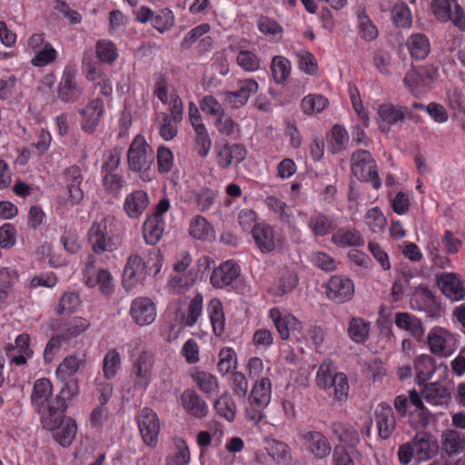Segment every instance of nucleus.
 I'll list each match as a JSON object with an SVG mask.
<instances>
[{
  "label": "nucleus",
  "mask_w": 465,
  "mask_h": 465,
  "mask_svg": "<svg viewBox=\"0 0 465 465\" xmlns=\"http://www.w3.org/2000/svg\"><path fill=\"white\" fill-rule=\"evenodd\" d=\"M61 383L59 392L51 400L50 411L45 417L44 429L54 430L61 424L68 409V401L74 400L80 393L78 378H57Z\"/></svg>",
  "instance_id": "f257e3e1"
},
{
  "label": "nucleus",
  "mask_w": 465,
  "mask_h": 465,
  "mask_svg": "<svg viewBox=\"0 0 465 465\" xmlns=\"http://www.w3.org/2000/svg\"><path fill=\"white\" fill-rule=\"evenodd\" d=\"M154 353L151 351H143L133 360L129 378L131 389L143 393L153 381Z\"/></svg>",
  "instance_id": "f03ea898"
},
{
  "label": "nucleus",
  "mask_w": 465,
  "mask_h": 465,
  "mask_svg": "<svg viewBox=\"0 0 465 465\" xmlns=\"http://www.w3.org/2000/svg\"><path fill=\"white\" fill-rule=\"evenodd\" d=\"M438 76V68L433 64L411 65L403 78L404 86L415 97L428 93Z\"/></svg>",
  "instance_id": "7ed1b4c3"
},
{
  "label": "nucleus",
  "mask_w": 465,
  "mask_h": 465,
  "mask_svg": "<svg viewBox=\"0 0 465 465\" xmlns=\"http://www.w3.org/2000/svg\"><path fill=\"white\" fill-rule=\"evenodd\" d=\"M351 172L359 181L371 183L376 190L381 186L376 162L367 150L358 149L351 154Z\"/></svg>",
  "instance_id": "20e7f679"
},
{
  "label": "nucleus",
  "mask_w": 465,
  "mask_h": 465,
  "mask_svg": "<svg viewBox=\"0 0 465 465\" xmlns=\"http://www.w3.org/2000/svg\"><path fill=\"white\" fill-rule=\"evenodd\" d=\"M316 384L322 390L333 388V397L340 402H344L349 395L347 376L342 372L331 374L330 366L322 363L316 374Z\"/></svg>",
  "instance_id": "39448f33"
},
{
  "label": "nucleus",
  "mask_w": 465,
  "mask_h": 465,
  "mask_svg": "<svg viewBox=\"0 0 465 465\" xmlns=\"http://www.w3.org/2000/svg\"><path fill=\"white\" fill-rule=\"evenodd\" d=\"M127 161L129 169L135 173L150 168L153 162V153L143 136L139 134L134 137L127 152Z\"/></svg>",
  "instance_id": "423d86ee"
},
{
  "label": "nucleus",
  "mask_w": 465,
  "mask_h": 465,
  "mask_svg": "<svg viewBox=\"0 0 465 465\" xmlns=\"http://www.w3.org/2000/svg\"><path fill=\"white\" fill-rule=\"evenodd\" d=\"M252 236L258 250L263 253H271L276 249H282L284 239L277 233L274 228L266 223H255L252 227Z\"/></svg>",
  "instance_id": "0eeeda50"
},
{
  "label": "nucleus",
  "mask_w": 465,
  "mask_h": 465,
  "mask_svg": "<svg viewBox=\"0 0 465 465\" xmlns=\"http://www.w3.org/2000/svg\"><path fill=\"white\" fill-rule=\"evenodd\" d=\"M136 421L143 442L151 448H155L160 433V420L155 411L148 407L143 408Z\"/></svg>",
  "instance_id": "6e6552de"
},
{
  "label": "nucleus",
  "mask_w": 465,
  "mask_h": 465,
  "mask_svg": "<svg viewBox=\"0 0 465 465\" xmlns=\"http://www.w3.org/2000/svg\"><path fill=\"white\" fill-rule=\"evenodd\" d=\"M53 395V384L47 378L37 379L33 386L31 392V403L35 411L41 417V422L44 426L45 417L50 411L51 400Z\"/></svg>",
  "instance_id": "1a4fd4ad"
},
{
  "label": "nucleus",
  "mask_w": 465,
  "mask_h": 465,
  "mask_svg": "<svg viewBox=\"0 0 465 465\" xmlns=\"http://www.w3.org/2000/svg\"><path fill=\"white\" fill-rule=\"evenodd\" d=\"M149 270L143 258L138 254H132L127 259L123 273V286L130 292L138 285H143Z\"/></svg>",
  "instance_id": "9d476101"
},
{
  "label": "nucleus",
  "mask_w": 465,
  "mask_h": 465,
  "mask_svg": "<svg viewBox=\"0 0 465 465\" xmlns=\"http://www.w3.org/2000/svg\"><path fill=\"white\" fill-rule=\"evenodd\" d=\"M326 295L335 303L347 302L354 295V283L345 276L332 275L326 284Z\"/></svg>",
  "instance_id": "9b49d317"
},
{
  "label": "nucleus",
  "mask_w": 465,
  "mask_h": 465,
  "mask_svg": "<svg viewBox=\"0 0 465 465\" xmlns=\"http://www.w3.org/2000/svg\"><path fill=\"white\" fill-rule=\"evenodd\" d=\"M30 343V335L24 332L16 336L14 344L8 343L5 346V351L10 360V364L16 366H25L27 364V360L31 359L34 355V351Z\"/></svg>",
  "instance_id": "f8f14e48"
},
{
  "label": "nucleus",
  "mask_w": 465,
  "mask_h": 465,
  "mask_svg": "<svg viewBox=\"0 0 465 465\" xmlns=\"http://www.w3.org/2000/svg\"><path fill=\"white\" fill-rule=\"evenodd\" d=\"M83 95V88L76 81V72L71 67H65L58 85L57 97L66 104H74Z\"/></svg>",
  "instance_id": "ddd939ff"
},
{
  "label": "nucleus",
  "mask_w": 465,
  "mask_h": 465,
  "mask_svg": "<svg viewBox=\"0 0 465 465\" xmlns=\"http://www.w3.org/2000/svg\"><path fill=\"white\" fill-rule=\"evenodd\" d=\"M105 220L101 223L94 222L87 232L88 242L95 254H103L105 252H113L115 244L109 237Z\"/></svg>",
  "instance_id": "4468645a"
},
{
  "label": "nucleus",
  "mask_w": 465,
  "mask_h": 465,
  "mask_svg": "<svg viewBox=\"0 0 465 465\" xmlns=\"http://www.w3.org/2000/svg\"><path fill=\"white\" fill-rule=\"evenodd\" d=\"M129 314L139 326L152 324L156 318V306L148 297H137L131 302Z\"/></svg>",
  "instance_id": "2eb2a0df"
},
{
  "label": "nucleus",
  "mask_w": 465,
  "mask_h": 465,
  "mask_svg": "<svg viewBox=\"0 0 465 465\" xmlns=\"http://www.w3.org/2000/svg\"><path fill=\"white\" fill-rule=\"evenodd\" d=\"M269 317L274 323V326L282 340H289L291 333H301L302 323L291 313L282 314L279 308H272L269 312Z\"/></svg>",
  "instance_id": "dca6fc26"
},
{
  "label": "nucleus",
  "mask_w": 465,
  "mask_h": 465,
  "mask_svg": "<svg viewBox=\"0 0 465 465\" xmlns=\"http://www.w3.org/2000/svg\"><path fill=\"white\" fill-rule=\"evenodd\" d=\"M301 439L308 452L314 459L323 460L327 458L331 451V445L327 437L321 431L309 430L301 434Z\"/></svg>",
  "instance_id": "f3484780"
},
{
  "label": "nucleus",
  "mask_w": 465,
  "mask_h": 465,
  "mask_svg": "<svg viewBox=\"0 0 465 465\" xmlns=\"http://www.w3.org/2000/svg\"><path fill=\"white\" fill-rule=\"evenodd\" d=\"M394 323L400 330L406 331L417 342L425 341V326L421 319L411 312H398L394 316Z\"/></svg>",
  "instance_id": "a211bd4d"
},
{
  "label": "nucleus",
  "mask_w": 465,
  "mask_h": 465,
  "mask_svg": "<svg viewBox=\"0 0 465 465\" xmlns=\"http://www.w3.org/2000/svg\"><path fill=\"white\" fill-rule=\"evenodd\" d=\"M404 112L406 106L384 103L378 106L377 114L381 120L379 130L383 134H388L392 125L401 124L404 122Z\"/></svg>",
  "instance_id": "6ab92c4d"
},
{
  "label": "nucleus",
  "mask_w": 465,
  "mask_h": 465,
  "mask_svg": "<svg viewBox=\"0 0 465 465\" xmlns=\"http://www.w3.org/2000/svg\"><path fill=\"white\" fill-rule=\"evenodd\" d=\"M241 274L240 266L233 261L228 260L216 267L210 277L211 284L216 289L232 286Z\"/></svg>",
  "instance_id": "aec40b11"
},
{
  "label": "nucleus",
  "mask_w": 465,
  "mask_h": 465,
  "mask_svg": "<svg viewBox=\"0 0 465 465\" xmlns=\"http://www.w3.org/2000/svg\"><path fill=\"white\" fill-rule=\"evenodd\" d=\"M81 128L84 132L94 134L104 114V104L100 98L91 100L81 111Z\"/></svg>",
  "instance_id": "412c9836"
},
{
  "label": "nucleus",
  "mask_w": 465,
  "mask_h": 465,
  "mask_svg": "<svg viewBox=\"0 0 465 465\" xmlns=\"http://www.w3.org/2000/svg\"><path fill=\"white\" fill-rule=\"evenodd\" d=\"M374 414L379 437L382 440L389 439L396 428V419L391 406L387 402H381Z\"/></svg>",
  "instance_id": "4be33fe9"
},
{
  "label": "nucleus",
  "mask_w": 465,
  "mask_h": 465,
  "mask_svg": "<svg viewBox=\"0 0 465 465\" xmlns=\"http://www.w3.org/2000/svg\"><path fill=\"white\" fill-rule=\"evenodd\" d=\"M181 402L184 411L196 419L205 418L209 413L207 402L193 389L183 391Z\"/></svg>",
  "instance_id": "5701e85b"
},
{
  "label": "nucleus",
  "mask_w": 465,
  "mask_h": 465,
  "mask_svg": "<svg viewBox=\"0 0 465 465\" xmlns=\"http://www.w3.org/2000/svg\"><path fill=\"white\" fill-rule=\"evenodd\" d=\"M307 226L315 237H324L333 233L338 224L333 215L315 211L308 218Z\"/></svg>",
  "instance_id": "b1692460"
},
{
  "label": "nucleus",
  "mask_w": 465,
  "mask_h": 465,
  "mask_svg": "<svg viewBox=\"0 0 465 465\" xmlns=\"http://www.w3.org/2000/svg\"><path fill=\"white\" fill-rule=\"evenodd\" d=\"M240 87L236 91L224 92V99L233 108L243 106L252 94L258 92L259 85L254 79H244L239 82Z\"/></svg>",
  "instance_id": "393cba45"
},
{
  "label": "nucleus",
  "mask_w": 465,
  "mask_h": 465,
  "mask_svg": "<svg viewBox=\"0 0 465 465\" xmlns=\"http://www.w3.org/2000/svg\"><path fill=\"white\" fill-rule=\"evenodd\" d=\"M437 283L441 292L452 301L465 298V288L454 272H444L437 277Z\"/></svg>",
  "instance_id": "a878e982"
},
{
  "label": "nucleus",
  "mask_w": 465,
  "mask_h": 465,
  "mask_svg": "<svg viewBox=\"0 0 465 465\" xmlns=\"http://www.w3.org/2000/svg\"><path fill=\"white\" fill-rule=\"evenodd\" d=\"M149 196L143 190H135L126 195L124 210L131 219H138L149 205Z\"/></svg>",
  "instance_id": "bb28decb"
},
{
  "label": "nucleus",
  "mask_w": 465,
  "mask_h": 465,
  "mask_svg": "<svg viewBox=\"0 0 465 465\" xmlns=\"http://www.w3.org/2000/svg\"><path fill=\"white\" fill-rule=\"evenodd\" d=\"M331 241L334 245L341 248L362 247L365 243L360 231L352 227L336 229L331 235Z\"/></svg>",
  "instance_id": "cd10ccee"
},
{
  "label": "nucleus",
  "mask_w": 465,
  "mask_h": 465,
  "mask_svg": "<svg viewBox=\"0 0 465 465\" xmlns=\"http://www.w3.org/2000/svg\"><path fill=\"white\" fill-rule=\"evenodd\" d=\"M451 337V333L447 329L435 326L429 331L425 341L431 353L438 356H446L447 342Z\"/></svg>",
  "instance_id": "c85d7f7f"
},
{
  "label": "nucleus",
  "mask_w": 465,
  "mask_h": 465,
  "mask_svg": "<svg viewBox=\"0 0 465 465\" xmlns=\"http://www.w3.org/2000/svg\"><path fill=\"white\" fill-rule=\"evenodd\" d=\"M421 395L428 403L432 405H443L450 400L449 389L439 381L424 384Z\"/></svg>",
  "instance_id": "c756f323"
},
{
  "label": "nucleus",
  "mask_w": 465,
  "mask_h": 465,
  "mask_svg": "<svg viewBox=\"0 0 465 465\" xmlns=\"http://www.w3.org/2000/svg\"><path fill=\"white\" fill-rule=\"evenodd\" d=\"M164 228V218H156L149 215L143 222L142 228L144 242L149 245H156L163 234Z\"/></svg>",
  "instance_id": "7c9ffc66"
},
{
  "label": "nucleus",
  "mask_w": 465,
  "mask_h": 465,
  "mask_svg": "<svg viewBox=\"0 0 465 465\" xmlns=\"http://www.w3.org/2000/svg\"><path fill=\"white\" fill-rule=\"evenodd\" d=\"M188 232L192 238L199 241H213L215 238L213 227L202 215H196L191 220Z\"/></svg>",
  "instance_id": "2f4dec72"
},
{
  "label": "nucleus",
  "mask_w": 465,
  "mask_h": 465,
  "mask_svg": "<svg viewBox=\"0 0 465 465\" xmlns=\"http://www.w3.org/2000/svg\"><path fill=\"white\" fill-rule=\"evenodd\" d=\"M331 431L335 434L341 442H343L348 448L356 450L360 443V435L358 430L349 423L332 422Z\"/></svg>",
  "instance_id": "473e14b6"
},
{
  "label": "nucleus",
  "mask_w": 465,
  "mask_h": 465,
  "mask_svg": "<svg viewBox=\"0 0 465 465\" xmlns=\"http://www.w3.org/2000/svg\"><path fill=\"white\" fill-rule=\"evenodd\" d=\"M441 448L450 458L459 454L465 449V436L456 430H448L441 435Z\"/></svg>",
  "instance_id": "72a5a7b5"
},
{
  "label": "nucleus",
  "mask_w": 465,
  "mask_h": 465,
  "mask_svg": "<svg viewBox=\"0 0 465 465\" xmlns=\"http://www.w3.org/2000/svg\"><path fill=\"white\" fill-rule=\"evenodd\" d=\"M371 322L361 317H352L348 322V335L358 344H363L370 336Z\"/></svg>",
  "instance_id": "f704fd0d"
},
{
  "label": "nucleus",
  "mask_w": 465,
  "mask_h": 465,
  "mask_svg": "<svg viewBox=\"0 0 465 465\" xmlns=\"http://www.w3.org/2000/svg\"><path fill=\"white\" fill-rule=\"evenodd\" d=\"M272 397V382L269 378L263 377L255 382L248 401L256 403L258 407H267Z\"/></svg>",
  "instance_id": "c9c22d12"
},
{
  "label": "nucleus",
  "mask_w": 465,
  "mask_h": 465,
  "mask_svg": "<svg viewBox=\"0 0 465 465\" xmlns=\"http://www.w3.org/2000/svg\"><path fill=\"white\" fill-rule=\"evenodd\" d=\"M406 44L411 56L416 60H424L430 54V41L424 34H412Z\"/></svg>",
  "instance_id": "e433bc0d"
},
{
  "label": "nucleus",
  "mask_w": 465,
  "mask_h": 465,
  "mask_svg": "<svg viewBox=\"0 0 465 465\" xmlns=\"http://www.w3.org/2000/svg\"><path fill=\"white\" fill-rule=\"evenodd\" d=\"M207 311L214 334L221 337L225 329V316L222 302L218 299H212L208 303Z\"/></svg>",
  "instance_id": "4c0bfd02"
},
{
  "label": "nucleus",
  "mask_w": 465,
  "mask_h": 465,
  "mask_svg": "<svg viewBox=\"0 0 465 465\" xmlns=\"http://www.w3.org/2000/svg\"><path fill=\"white\" fill-rule=\"evenodd\" d=\"M265 449L268 455L279 465H286L291 460V449L283 441L267 440Z\"/></svg>",
  "instance_id": "58836bf2"
},
{
  "label": "nucleus",
  "mask_w": 465,
  "mask_h": 465,
  "mask_svg": "<svg viewBox=\"0 0 465 465\" xmlns=\"http://www.w3.org/2000/svg\"><path fill=\"white\" fill-rule=\"evenodd\" d=\"M54 433L55 440L64 448L71 445L77 433L76 421L73 418H63V420Z\"/></svg>",
  "instance_id": "ea45409f"
},
{
  "label": "nucleus",
  "mask_w": 465,
  "mask_h": 465,
  "mask_svg": "<svg viewBox=\"0 0 465 465\" xmlns=\"http://www.w3.org/2000/svg\"><path fill=\"white\" fill-rule=\"evenodd\" d=\"M299 283V277L296 272L285 270L279 277L272 289V294L277 297H282L292 292Z\"/></svg>",
  "instance_id": "a19ab883"
},
{
  "label": "nucleus",
  "mask_w": 465,
  "mask_h": 465,
  "mask_svg": "<svg viewBox=\"0 0 465 465\" xmlns=\"http://www.w3.org/2000/svg\"><path fill=\"white\" fill-rule=\"evenodd\" d=\"M84 364V360L79 359L75 355H68L56 368V378H76L75 374Z\"/></svg>",
  "instance_id": "79ce46f5"
},
{
  "label": "nucleus",
  "mask_w": 465,
  "mask_h": 465,
  "mask_svg": "<svg viewBox=\"0 0 465 465\" xmlns=\"http://www.w3.org/2000/svg\"><path fill=\"white\" fill-rule=\"evenodd\" d=\"M213 407L217 414L228 421H232L236 416V403L226 391L214 401Z\"/></svg>",
  "instance_id": "37998d69"
},
{
  "label": "nucleus",
  "mask_w": 465,
  "mask_h": 465,
  "mask_svg": "<svg viewBox=\"0 0 465 465\" xmlns=\"http://www.w3.org/2000/svg\"><path fill=\"white\" fill-rule=\"evenodd\" d=\"M191 377L203 393L210 395L218 391V381L212 373L195 370Z\"/></svg>",
  "instance_id": "c03bdc74"
},
{
  "label": "nucleus",
  "mask_w": 465,
  "mask_h": 465,
  "mask_svg": "<svg viewBox=\"0 0 465 465\" xmlns=\"http://www.w3.org/2000/svg\"><path fill=\"white\" fill-rule=\"evenodd\" d=\"M271 70L276 84H283L290 76L292 65L289 59L282 55H275L272 59Z\"/></svg>",
  "instance_id": "a18cd8bd"
},
{
  "label": "nucleus",
  "mask_w": 465,
  "mask_h": 465,
  "mask_svg": "<svg viewBox=\"0 0 465 465\" xmlns=\"http://www.w3.org/2000/svg\"><path fill=\"white\" fill-rule=\"evenodd\" d=\"M122 361L118 351L109 349L103 360V373L106 380L114 379L121 369Z\"/></svg>",
  "instance_id": "49530a36"
},
{
  "label": "nucleus",
  "mask_w": 465,
  "mask_h": 465,
  "mask_svg": "<svg viewBox=\"0 0 465 465\" xmlns=\"http://www.w3.org/2000/svg\"><path fill=\"white\" fill-rule=\"evenodd\" d=\"M95 53L99 61L107 64H112L118 58L116 45L108 39H101L96 42Z\"/></svg>",
  "instance_id": "de8ad7c7"
},
{
  "label": "nucleus",
  "mask_w": 465,
  "mask_h": 465,
  "mask_svg": "<svg viewBox=\"0 0 465 465\" xmlns=\"http://www.w3.org/2000/svg\"><path fill=\"white\" fill-rule=\"evenodd\" d=\"M391 20L399 28H410L412 24V15L409 6L404 2H398L391 12Z\"/></svg>",
  "instance_id": "09e8293b"
},
{
  "label": "nucleus",
  "mask_w": 465,
  "mask_h": 465,
  "mask_svg": "<svg viewBox=\"0 0 465 465\" xmlns=\"http://www.w3.org/2000/svg\"><path fill=\"white\" fill-rule=\"evenodd\" d=\"M269 210L278 215L282 223H291L293 214L290 206L276 196H267L264 201Z\"/></svg>",
  "instance_id": "8fccbe9b"
},
{
  "label": "nucleus",
  "mask_w": 465,
  "mask_h": 465,
  "mask_svg": "<svg viewBox=\"0 0 465 465\" xmlns=\"http://www.w3.org/2000/svg\"><path fill=\"white\" fill-rule=\"evenodd\" d=\"M174 445L176 451L167 458L168 465H189L191 461L190 450L187 442L183 438H175Z\"/></svg>",
  "instance_id": "3c124183"
},
{
  "label": "nucleus",
  "mask_w": 465,
  "mask_h": 465,
  "mask_svg": "<svg viewBox=\"0 0 465 465\" xmlns=\"http://www.w3.org/2000/svg\"><path fill=\"white\" fill-rule=\"evenodd\" d=\"M211 30V25L207 23H203L192 28L183 38L180 43L182 50H190L194 45H197L202 36L208 34Z\"/></svg>",
  "instance_id": "603ef678"
},
{
  "label": "nucleus",
  "mask_w": 465,
  "mask_h": 465,
  "mask_svg": "<svg viewBox=\"0 0 465 465\" xmlns=\"http://www.w3.org/2000/svg\"><path fill=\"white\" fill-rule=\"evenodd\" d=\"M415 454V459L418 460H428L432 456V450L425 433L417 434L412 442L411 443Z\"/></svg>",
  "instance_id": "864d4df0"
},
{
  "label": "nucleus",
  "mask_w": 465,
  "mask_h": 465,
  "mask_svg": "<svg viewBox=\"0 0 465 465\" xmlns=\"http://www.w3.org/2000/svg\"><path fill=\"white\" fill-rule=\"evenodd\" d=\"M80 304L81 298L77 292H64L59 301L55 312L57 315L71 314L76 311Z\"/></svg>",
  "instance_id": "5fc2aeb1"
},
{
  "label": "nucleus",
  "mask_w": 465,
  "mask_h": 465,
  "mask_svg": "<svg viewBox=\"0 0 465 465\" xmlns=\"http://www.w3.org/2000/svg\"><path fill=\"white\" fill-rule=\"evenodd\" d=\"M218 192L208 187H203L194 192V200L200 212L209 211L216 202Z\"/></svg>",
  "instance_id": "6e6d98bb"
},
{
  "label": "nucleus",
  "mask_w": 465,
  "mask_h": 465,
  "mask_svg": "<svg viewBox=\"0 0 465 465\" xmlns=\"http://www.w3.org/2000/svg\"><path fill=\"white\" fill-rule=\"evenodd\" d=\"M197 277V272H194L193 269L188 270L187 273H177L171 277L168 282V287L172 292H180L181 289L188 288L192 286Z\"/></svg>",
  "instance_id": "4d7b16f0"
},
{
  "label": "nucleus",
  "mask_w": 465,
  "mask_h": 465,
  "mask_svg": "<svg viewBox=\"0 0 465 465\" xmlns=\"http://www.w3.org/2000/svg\"><path fill=\"white\" fill-rule=\"evenodd\" d=\"M358 21L359 30L362 39L366 41H371L378 37V28L371 22L364 9H362V11L358 14Z\"/></svg>",
  "instance_id": "13d9d810"
},
{
  "label": "nucleus",
  "mask_w": 465,
  "mask_h": 465,
  "mask_svg": "<svg viewBox=\"0 0 465 465\" xmlns=\"http://www.w3.org/2000/svg\"><path fill=\"white\" fill-rule=\"evenodd\" d=\"M329 101L322 95H307L301 103V107L305 114L321 113L328 105Z\"/></svg>",
  "instance_id": "bf43d9fd"
},
{
  "label": "nucleus",
  "mask_w": 465,
  "mask_h": 465,
  "mask_svg": "<svg viewBox=\"0 0 465 465\" xmlns=\"http://www.w3.org/2000/svg\"><path fill=\"white\" fill-rule=\"evenodd\" d=\"M237 64L246 72H255L261 68V59L253 52L240 50L236 57Z\"/></svg>",
  "instance_id": "052dcab7"
},
{
  "label": "nucleus",
  "mask_w": 465,
  "mask_h": 465,
  "mask_svg": "<svg viewBox=\"0 0 465 465\" xmlns=\"http://www.w3.org/2000/svg\"><path fill=\"white\" fill-rule=\"evenodd\" d=\"M348 142L349 134L345 128L340 124H335L331 129V152L338 153L344 151Z\"/></svg>",
  "instance_id": "680f3d73"
},
{
  "label": "nucleus",
  "mask_w": 465,
  "mask_h": 465,
  "mask_svg": "<svg viewBox=\"0 0 465 465\" xmlns=\"http://www.w3.org/2000/svg\"><path fill=\"white\" fill-rule=\"evenodd\" d=\"M56 57V50L50 43L46 42L42 49L35 51V54L31 63L34 66L42 67L53 63Z\"/></svg>",
  "instance_id": "e2e57ef3"
},
{
  "label": "nucleus",
  "mask_w": 465,
  "mask_h": 465,
  "mask_svg": "<svg viewBox=\"0 0 465 465\" xmlns=\"http://www.w3.org/2000/svg\"><path fill=\"white\" fill-rule=\"evenodd\" d=\"M173 24L174 16L173 12L168 8L161 9L153 17V26L160 33L170 30Z\"/></svg>",
  "instance_id": "0e129e2a"
},
{
  "label": "nucleus",
  "mask_w": 465,
  "mask_h": 465,
  "mask_svg": "<svg viewBox=\"0 0 465 465\" xmlns=\"http://www.w3.org/2000/svg\"><path fill=\"white\" fill-rule=\"evenodd\" d=\"M195 133V143L199 147L197 153L201 157H206L212 146V140L205 125H198L193 129Z\"/></svg>",
  "instance_id": "69168bd1"
},
{
  "label": "nucleus",
  "mask_w": 465,
  "mask_h": 465,
  "mask_svg": "<svg viewBox=\"0 0 465 465\" xmlns=\"http://www.w3.org/2000/svg\"><path fill=\"white\" fill-rule=\"evenodd\" d=\"M299 69L307 74L313 75L318 71V64L314 55L306 50L297 53Z\"/></svg>",
  "instance_id": "338daca9"
},
{
  "label": "nucleus",
  "mask_w": 465,
  "mask_h": 465,
  "mask_svg": "<svg viewBox=\"0 0 465 465\" xmlns=\"http://www.w3.org/2000/svg\"><path fill=\"white\" fill-rule=\"evenodd\" d=\"M236 354L233 349L223 347L219 352L218 370L221 373L226 374L235 367Z\"/></svg>",
  "instance_id": "774afa93"
}]
</instances>
